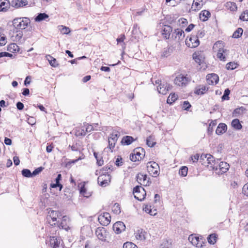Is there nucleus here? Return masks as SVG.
Segmentation results:
<instances>
[{
	"label": "nucleus",
	"mask_w": 248,
	"mask_h": 248,
	"mask_svg": "<svg viewBox=\"0 0 248 248\" xmlns=\"http://www.w3.org/2000/svg\"><path fill=\"white\" fill-rule=\"evenodd\" d=\"M46 217L47 222L52 226H55L56 224L60 229L65 230L68 232L71 229V224L70 219L66 216L62 217L61 222L57 221V219L60 218L61 217V214L60 212L51 210L48 212Z\"/></svg>",
	"instance_id": "nucleus-1"
},
{
	"label": "nucleus",
	"mask_w": 248,
	"mask_h": 248,
	"mask_svg": "<svg viewBox=\"0 0 248 248\" xmlns=\"http://www.w3.org/2000/svg\"><path fill=\"white\" fill-rule=\"evenodd\" d=\"M224 43L221 41H218L216 42L213 47V49L215 52L217 51V57L221 61H225V55L227 54V50L224 48Z\"/></svg>",
	"instance_id": "nucleus-2"
},
{
	"label": "nucleus",
	"mask_w": 248,
	"mask_h": 248,
	"mask_svg": "<svg viewBox=\"0 0 248 248\" xmlns=\"http://www.w3.org/2000/svg\"><path fill=\"white\" fill-rule=\"evenodd\" d=\"M147 170L153 177H156L159 174L160 168L157 163L150 161L147 163Z\"/></svg>",
	"instance_id": "nucleus-3"
},
{
	"label": "nucleus",
	"mask_w": 248,
	"mask_h": 248,
	"mask_svg": "<svg viewBox=\"0 0 248 248\" xmlns=\"http://www.w3.org/2000/svg\"><path fill=\"white\" fill-rule=\"evenodd\" d=\"M191 78L187 75L180 74L177 76L174 79V84L179 87H186L190 81Z\"/></svg>",
	"instance_id": "nucleus-4"
},
{
	"label": "nucleus",
	"mask_w": 248,
	"mask_h": 248,
	"mask_svg": "<svg viewBox=\"0 0 248 248\" xmlns=\"http://www.w3.org/2000/svg\"><path fill=\"white\" fill-rule=\"evenodd\" d=\"M14 26L18 30H23L27 28L30 23V19L27 17L17 18L13 21Z\"/></svg>",
	"instance_id": "nucleus-5"
},
{
	"label": "nucleus",
	"mask_w": 248,
	"mask_h": 248,
	"mask_svg": "<svg viewBox=\"0 0 248 248\" xmlns=\"http://www.w3.org/2000/svg\"><path fill=\"white\" fill-rule=\"evenodd\" d=\"M230 166L229 164L225 162H220L217 159V164H213V169L217 171V173L222 174L227 172L229 170Z\"/></svg>",
	"instance_id": "nucleus-6"
},
{
	"label": "nucleus",
	"mask_w": 248,
	"mask_h": 248,
	"mask_svg": "<svg viewBox=\"0 0 248 248\" xmlns=\"http://www.w3.org/2000/svg\"><path fill=\"white\" fill-rule=\"evenodd\" d=\"M133 194L134 197L139 201H141L144 199L146 191L141 186H137L134 188Z\"/></svg>",
	"instance_id": "nucleus-7"
},
{
	"label": "nucleus",
	"mask_w": 248,
	"mask_h": 248,
	"mask_svg": "<svg viewBox=\"0 0 248 248\" xmlns=\"http://www.w3.org/2000/svg\"><path fill=\"white\" fill-rule=\"evenodd\" d=\"M188 240L191 244L197 248H202L204 244V240L202 237L191 234L188 237Z\"/></svg>",
	"instance_id": "nucleus-8"
},
{
	"label": "nucleus",
	"mask_w": 248,
	"mask_h": 248,
	"mask_svg": "<svg viewBox=\"0 0 248 248\" xmlns=\"http://www.w3.org/2000/svg\"><path fill=\"white\" fill-rule=\"evenodd\" d=\"M119 136L120 133L118 131H113L108 138V148L111 152H112V150L114 148Z\"/></svg>",
	"instance_id": "nucleus-9"
},
{
	"label": "nucleus",
	"mask_w": 248,
	"mask_h": 248,
	"mask_svg": "<svg viewBox=\"0 0 248 248\" xmlns=\"http://www.w3.org/2000/svg\"><path fill=\"white\" fill-rule=\"evenodd\" d=\"M136 179L138 183L144 186H149L151 183L150 178H147V175L141 173H139L137 175Z\"/></svg>",
	"instance_id": "nucleus-10"
},
{
	"label": "nucleus",
	"mask_w": 248,
	"mask_h": 248,
	"mask_svg": "<svg viewBox=\"0 0 248 248\" xmlns=\"http://www.w3.org/2000/svg\"><path fill=\"white\" fill-rule=\"evenodd\" d=\"M186 45L190 48H195L200 45V41L197 37L195 35H191L189 38H186Z\"/></svg>",
	"instance_id": "nucleus-11"
},
{
	"label": "nucleus",
	"mask_w": 248,
	"mask_h": 248,
	"mask_svg": "<svg viewBox=\"0 0 248 248\" xmlns=\"http://www.w3.org/2000/svg\"><path fill=\"white\" fill-rule=\"evenodd\" d=\"M98 219L101 225L107 226L110 222L111 217L109 213H104L98 216Z\"/></svg>",
	"instance_id": "nucleus-12"
},
{
	"label": "nucleus",
	"mask_w": 248,
	"mask_h": 248,
	"mask_svg": "<svg viewBox=\"0 0 248 248\" xmlns=\"http://www.w3.org/2000/svg\"><path fill=\"white\" fill-rule=\"evenodd\" d=\"M113 229L115 233L119 234L125 230V226L123 222L118 221L113 224Z\"/></svg>",
	"instance_id": "nucleus-13"
},
{
	"label": "nucleus",
	"mask_w": 248,
	"mask_h": 248,
	"mask_svg": "<svg viewBox=\"0 0 248 248\" xmlns=\"http://www.w3.org/2000/svg\"><path fill=\"white\" fill-rule=\"evenodd\" d=\"M207 82L209 85L217 84L219 80L218 76L216 74H210L207 76Z\"/></svg>",
	"instance_id": "nucleus-14"
},
{
	"label": "nucleus",
	"mask_w": 248,
	"mask_h": 248,
	"mask_svg": "<svg viewBox=\"0 0 248 248\" xmlns=\"http://www.w3.org/2000/svg\"><path fill=\"white\" fill-rule=\"evenodd\" d=\"M170 89V86L167 83H161L157 87V90L159 93L162 94H166L169 90Z\"/></svg>",
	"instance_id": "nucleus-15"
},
{
	"label": "nucleus",
	"mask_w": 248,
	"mask_h": 248,
	"mask_svg": "<svg viewBox=\"0 0 248 248\" xmlns=\"http://www.w3.org/2000/svg\"><path fill=\"white\" fill-rule=\"evenodd\" d=\"M28 4L26 0H12L10 2V5L16 8L23 7Z\"/></svg>",
	"instance_id": "nucleus-16"
},
{
	"label": "nucleus",
	"mask_w": 248,
	"mask_h": 248,
	"mask_svg": "<svg viewBox=\"0 0 248 248\" xmlns=\"http://www.w3.org/2000/svg\"><path fill=\"white\" fill-rule=\"evenodd\" d=\"M95 234L97 238L102 241H105L106 240V232L104 228H97L95 231Z\"/></svg>",
	"instance_id": "nucleus-17"
},
{
	"label": "nucleus",
	"mask_w": 248,
	"mask_h": 248,
	"mask_svg": "<svg viewBox=\"0 0 248 248\" xmlns=\"http://www.w3.org/2000/svg\"><path fill=\"white\" fill-rule=\"evenodd\" d=\"M146 232L143 229H138L135 232L136 238L140 241H144L146 239Z\"/></svg>",
	"instance_id": "nucleus-18"
},
{
	"label": "nucleus",
	"mask_w": 248,
	"mask_h": 248,
	"mask_svg": "<svg viewBox=\"0 0 248 248\" xmlns=\"http://www.w3.org/2000/svg\"><path fill=\"white\" fill-rule=\"evenodd\" d=\"M172 31V28L169 25H164L162 29V34L163 37L166 39L169 38L170 33Z\"/></svg>",
	"instance_id": "nucleus-19"
},
{
	"label": "nucleus",
	"mask_w": 248,
	"mask_h": 248,
	"mask_svg": "<svg viewBox=\"0 0 248 248\" xmlns=\"http://www.w3.org/2000/svg\"><path fill=\"white\" fill-rule=\"evenodd\" d=\"M227 129V125L224 123H220L217 127L216 133L217 135H221L224 133Z\"/></svg>",
	"instance_id": "nucleus-20"
},
{
	"label": "nucleus",
	"mask_w": 248,
	"mask_h": 248,
	"mask_svg": "<svg viewBox=\"0 0 248 248\" xmlns=\"http://www.w3.org/2000/svg\"><path fill=\"white\" fill-rule=\"evenodd\" d=\"M210 16V12L206 10L202 11L200 14V18L203 21H207Z\"/></svg>",
	"instance_id": "nucleus-21"
},
{
	"label": "nucleus",
	"mask_w": 248,
	"mask_h": 248,
	"mask_svg": "<svg viewBox=\"0 0 248 248\" xmlns=\"http://www.w3.org/2000/svg\"><path fill=\"white\" fill-rule=\"evenodd\" d=\"M193 57L195 61L199 64H201L203 61V57L199 52H195L193 55Z\"/></svg>",
	"instance_id": "nucleus-22"
},
{
	"label": "nucleus",
	"mask_w": 248,
	"mask_h": 248,
	"mask_svg": "<svg viewBox=\"0 0 248 248\" xmlns=\"http://www.w3.org/2000/svg\"><path fill=\"white\" fill-rule=\"evenodd\" d=\"M103 178L102 176H99L97 179L98 183L100 186L103 187H105L108 186L110 182V178L107 177V179L103 180Z\"/></svg>",
	"instance_id": "nucleus-23"
},
{
	"label": "nucleus",
	"mask_w": 248,
	"mask_h": 248,
	"mask_svg": "<svg viewBox=\"0 0 248 248\" xmlns=\"http://www.w3.org/2000/svg\"><path fill=\"white\" fill-rule=\"evenodd\" d=\"M174 34H175V38H178L179 40L182 39L185 37L184 31L180 29L175 30L172 33V35Z\"/></svg>",
	"instance_id": "nucleus-24"
},
{
	"label": "nucleus",
	"mask_w": 248,
	"mask_h": 248,
	"mask_svg": "<svg viewBox=\"0 0 248 248\" xmlns=\"http://www.w3.org/2000/svg\"><path fill=\"white\" fill-rule=\"evenodd\" d=\"M10 2L7 0H0V11H6Z\"/></svg>",
	"instance_id": "nucleus-25"
},
{
	"label": "nucleus",
	"mask_w": 248,
	"mask_h": 248,
	"mask_svg": "<svg viewBox=\"0 0 248 248\" xmlns=\"http://www.w3.org/2000/svg\"><path fill=\"white\" fill-rule=\"evenodd\" d=\"M62 178V175L61 174H59L57 175V178L55 179V184H51L50 185V186L52 188H56L57 186H59L60 187V190H61V189L62 188V185L60 184V181L61 180Z\"/></svg>",
	"instance_id": "nucleus-26"
},
{
	"label": "nucleus",
	"mask_w": 248,
	"mask_h": 248,
	"mask_svg": "<svg viewBox=\"0 0 248 248\" xmlns=\"http://www.w3.org/2000/svg\"><path fill=\"white\" fill-rule=\"evenodd\" d=\"M7 50L12 53H16L19 51V47L16 44L12 43L8 45Z\"/></svg>",
	"instance_id": "nucleus-27"
},
{
	"label": "nucleus",
	"mask_w": 248,
	"mask_h": 248,
	"mask_svg": "<svg viewBox=\"0 0 248 248\" xmlns=\"http://www.w3.org/2000/svg\"><path fill=\"white\" fill-rule=\"evenodd\" d=\"M231 125L234 129L236 130H240L242 127L240 121L238 119H233L231 123Z\"/></svg>",
	"instance_id": "nucleus-28"
},
{
	"label": "nucleus",
	"mask_w": 248,
	"mask_h": 248,
	"mask_svg": "<svg viewBox=\"0 0 248 248\" xmlns=\"http://www.w3.org/2000/svg\"><path fill=\"white\" fill-rule=\"evenodd\" d=\"M225 7L227 9L230 10L231 11H236L237 9V7L235 3L231 1H228L225 4Z\"/></svg>",
	"instance_id": "nucleus-29"
},
{
	"label": "nucleus",
	"mask_w": 248,
	"mask_h": 248,
	"mask_svg": "<svg viewBox=\"0 0 248 248\" xmlns=\"http://www.w3.org/2000/svg\"><path fill=\"white\" fill-rule=\"evenodd\" d=\"M134 140V138L132 137L126 136L123 137L122 140V144H125L127 145H130Z\"/></svg>",
	"instance_id": "nucleus-30"
},
{
	"label": "nucleus",
	"mask_w": 248,
	"mask_h": 248,
	"mask_svg": "<svg viewBox=\"0 0 248 248\" xmlns=\"http://www.w3.org/2000/svg\"><path fill=\"white\" fill-rule=\"evenodd\" d=\"M50 244L53 248H56L59 246L60 241H58L57 238L55 236L50 237Z\"/></svg>",
	"instance_id": "nucleus-31"
},
{
	"label": "nucleus",
	"mask_w": 248,
	"mask_h": 248,
	"mask_svg": "<svg viewBox=\"0 0 248 248\" xmlns=\"http://www.w3.org/2000/svg\"><path fill=\"white\" fill-rule=\"evenodd\" d=\"M208 88L205 86H202L199 88L197 89L195 91V93L198 95L203 94L206 91H207Z\"/></svg>",
	"instance_id": "nucleus-32"
},
{
	"label": "nucleus",
	"mask_w": 248,
	"mask_h": 248,
	"mask_svg": "<svg viewBox=\"0 0 248 248\" xmlns=\"http://www.w3.org/2000/svg\"><path fill=\"white\" fill-rule=\"evenodd\" d=\"M204 3V2L202 0H194L192 6H195L196 9L199 10L202 7Z\"/></svg>",
	"instance_id": "nucleus-33"
},
{
	"label": "nucleus",
	"mask_w": 248,
	"mask_h": 248,
	"mask_svg": "<svg viewBox=\"0 0 248 248\" xmlns=\"http://www.w3.org/2000/svg\"><path fill=\"white\" fill-rule=\"evenodd\" d=\"M206 161L208 164H210L211 167L213 168V164H217V160H216L214 157L211 155L208 154V156L206 157Z\"/></svg>",
	"instance_id": "nucleus-34"
},
{
	"label": "nucleus",
	"mask_w": 248,
	"mask_h": 248,
	"mask_svg": "<svg viewBox=\"0 0 248 248\" xmlns=\"http://www.w3.org/2000/svg\"><path fill=\"white\" fill-rule=\"evenodd\" d=\"M244 109L243 107L235 109L232 113V116L235 117H238L242 115Z\"/></svg>",
	"instance_id": "nucleus-35"
},
{
	"label": "nucleus",
	"mask_w": 248,
	"mask_h": 248,
	"mask_svg": "<svg viewBox=\"0 0 248 248\" xmlns=\"http://www.w3.org/2000/svg\"><path fill=\"white\" fill-rule=\"evenodd\" d=\"M177 98L178 96L175 93L170 94L167 100V103L170 104H172L177 99Z\"/></svg>",
	"instance_id": "nucleus-36"
},
{
	"label": "nucleus",
	"mask_w": 248,
	"mask_h": 248,
	"mask_svg": "<svg viewBox=\"0 0 248 248\" xmlns=\"http://www.w3.org/2000/svg\"><path fill=\"white\" fill-rule=\"evenodd\" d=\"M58 28L61 32L63 34H67L70 32L69 28L62 25L59 26Z\"/></svg>",
	"instance_id": "nucleus-37"
},
{
	"label": "nucleus",
	"mask_w": 248,
	"mask_h": 248,
	"mask_svg": "<svg viewBox=\"0 0 248 248\" xmlns=\"http://www.w3.org/2000/svg\"><path fill=\"white\" fill-rule=\"evenodd\" d=\"M243 32V30L241 28H239L237 29L236 31H235L233 34L232 37L234 38H238L241 36Z\"/></svg>",
	"instance_id": "nucleus-38"
},
{
	"label": "nucleus",
	"mask_w": 248,
	"mask_h": 248,
	"mask_svg": "<svg viewBox=\"0 0 248 248\" xmlns=\"http://www.w3.org/2000/svg\"><path fill=\"white\" fill-rule=\"evenodd\" d=\"M48 57L50 58H48L49 63L52 67H56L59 65V64L57 62L56 59L53 58L50 55H48Z\"/></svg>",
	"instance_id": "nucleus-39"
},
{
	"label": "nucleus",
	"mask_w": 248,
	"mask_h": 248,
	"mask_svg": "<svg viewBox=\"0 0 248 248\" xmlns=\"http://www.w3.org/2000/svg\"><path fill=\"white\" fill-rule=\"evenodd\" d=\"M48 17L47 15L45 13H40L35 17V20L36 21H41Z\"/></svg>",
	"instance_id": "nucleus-40"
},
{
	"label": "nucleus",
	"mask_w": 248,
	"mask_h": 248,
	"mask_svg": "<svg viewBox=\"0 0 248 248\" xmlns=\"http://www.w3.org/2000/svg\"><path fill=\"white\" fill-rule=\"evenodd\" d=\"M112 212L116 215H119L121 213V209L119 204L115 203L112 207Z\"/></svg>",
	"instance_id": "nucleus-41"
},
{
	"label": "nucleus",
	"mask_w": 248,
	"mask_h": 248,
	"mask_svg": "<svg viewBox=\"0 0 248 248\" xmlns=\"http://www.w3.org/2000/svg\"><path fill=\"white\" fill-rule=\"evenodd\" d=\"M238 64L234 62H230L226 65V68L228 70H233L236 68L238 66Z\"/></svg>",
	"instance_id": "nucleus-42"
},
{
	"label": "nucleus",
	"mask_w": 248,
	"mask_h": 248,
	"mask_svg": "<svg viewBox=\"0 0 248 248\" xmlns=\"http://www.w3.org/2000/svg\"><path fill=\"white\" fill-rule=\"evenodd\" d=\"M151 206L146 205L144 208L143 210L147 213L150 214L152 216H155L156 214V210H155L153 211H152V209H151Z\"/></svg>",
	"instance_id": "nucleus-43"
},
{
	"label": "nucleus",
	"mask_w": 248,
	"mask_h": 248,
	"mask_svg": "<svg viewBox=\"0 0 248 248\" xmlns=\"http://www.w3.org/2000/svg\"><path fill=\"white\" fill-rule=\"evenodd\" d=\"M216 235L215 234H211L207 238L208 242L210 244H214L216 242Z\"/></svg>",
	"instance_id": "nucleus-44"
},
{
	"label": "nucleus",
	"mask_w": 248,
	"mask_h": 248,
	"mask_svg": "<svg viewBox=\"0 0 248 248\" xmlns=\"http://www.w3.org/2000/svg\"><path fill=\"white\" fill-rule=\"evenodd\" d=\"M188 169L186 166L182 167L180 169L179 173L180 175L182 176H186L187 174Z\"/></svg>",
	"instance_id": "nucleus-45"
},
{
	"label": "nucleus",
	"mask_w": 248,
	"mask_h": 248,
	"mask_svg": "<svg viewBox=\"0 0 248 248\" xmlns=\"http://www.w3.org/2000/svg\"><path fill=\"white\" fill-rule=\"evenodd\" d=\"M171 246V242L169 240H165L161 244L160 248H170Z\"/></svg>",
	"instance_id": "nucleus-46"
},
{
	"label": "nucleus",
	"mask_w": 248,
	"mask_h": 248,
	"mask_svg": "<svg viewBox=\"0 0 248 248\" xmlns=\"http://www.w3.org/2000/svg\"><path fill=\"white\" fill-rule=\"evenodd\" d=\"M239 19L243 21H248V10H247L241 15Z\"/></svg>",
	"instance_id": "nucleus-47"
},
{
	"label": "nucleus",
	"mask_w": 248,
	"mask_h": 248,
	"mask_svg": "<svg viewBox=\"0 0 248 248\" xmlns=\"http://www.w3.org/2000/svg\"><path fill=\"white\" fill-rule=\"evenodd\" d=\"M22 174L26 177H31L32 176V174L31 171L28 169H23L22 170Z\"/></svg>",
	"instance_id": "nucleus-48"
},
{
	"label": "nucleus",
	"mask_w": 248,
	"mask_h": 248,
	"mask_svg": "<svg viewBox=\"0 0 248 248\" xmlns=\"http://www.w3.org/2000/svg\"><path fill=\"white\" fill-rule=\"evenodd\" d=\"M123 248H138L134 243L130 242L124 243L123 245Z\"/></svg>",
	"instance_id": "nucleus-49"
},
{
	"label": "nucleus",
	"mask_w": 248,
	"mask_h": 248,
	"mask_svg": "<svg viewBox=\"0 0 248 248\" xmlns=\"http://www.w3.org/2000/svg\"><path fill=\"white\" fill-rule=\"evenodd\" d=\"M85 128V131L88 132H90L94 130L93 126L92 125L88 124H84Z\"/></svg>",
	"instance_id": "nucleus-50"
},
{
	"label": "nucleus",
	"mask_w": 248,
	"mask_h": 248,
	"mask_svg": "<svg viewBox=\"0 0 248 248\" xmlns=\"http://www.w3.org/2000/svg\"><path fill=\"white\" fill-rule=\"evenodd\" d=\"M230 93V91L229 90V89H226L224 91V94L222 96V99L223 100H228L229 98L228 96H229Z\"/></svg>",
	"instance_id": "nucleus-51"
},
{
	"label": "nucleus",
	"mask_w": 248,
	"mask_h": 248,
	"mask_svg": "<svg viewBox=\"0 0 248 248\" xmlns=\"http://www.w3.org/2000/svg\"><path fill=\"white\" fill-rule=\"evenodd\" d=\"M7 42L5 36L0 33V46H4Z\"/></svg>",
	"instance_id": "nucleus-52"
},
{
	"label": "nucleus",
	"mask_w": 248,
	"mask_h": 248,
	"mask_svg": "<svg viewBox=\"0 0 248 248\" xmlns=\"http://www.w3.org/2000/svg\"><path fill=\"white\" fill-rule=\"evenodd\" d=\"M22 35H23V33L21 31H17L16 34L15 36V39H14L13 40L16 41H19L21 39Z\"/></svg>",
	"instance_id": "nucleus-53"
},
{
	"label": "nucleus",
	"mask_w": 248,
	"mask_h": 248,
	"mask_svg": "<svg viewBox=\"0 0 248 248\" xmlns=\"http://www.w3.org/2000/svg\"><path fill=\"white\" fill-rule=\"evenodd\" d=\"M146 144L149 147H152L155 145V142L152 141L151 140V137H149L147 138V139L146 140Z\"/></svg>",
	"instance_id": "nucleus-54"
},
{
	"label": "nucleus",
	"mask_w": 248,
	"mask_h": 248,
	"mask_svg": "<svg viewBox=\"0 0 248 248\" xmlns=\"http://www.w3.org/2000/svg\"><path fill=\"white\" fill-rule=\"evenodd\" d=\"M44 168H43L42 167H40L35 169L32 173V176H35V175L38 174L44 170Z\"/></svg>",
	"instance_id": "nucleus-55"
},
{
	"label": "nucleus",
	"mask_w": 248,
	"mask_h": 248,
	"mask_svg": "<svg viewBox=\"0 0 248 248\" xmlns=\"http://www.w3.org/2000/svg\"><path fill=\"white\" fill-rule=\"evenodd\" d=\"M180 25L183 27H185L187 24V21L186 19L182 18L179 20Z\"/></svg>",
	"instance_id": "nucleus-56"
},
{
	"label": "nucleus",
	"mask_w": 248,
	"mask_h": 248,
	"mask_svg": "<svg viewBox=\"0 0 248 248\" xmlns=\"http://www.w3.org/2000/svg\"><path fill=\"white\" fill-rule=\"evenodd\" d=\"M242 192L245 195L248 196V183L243 186Z\"/></svg>",
	"instance_id": "nucleus-57"
},
{
	"label": "nucleus",
	"mask_w": 248,
	"mask_h": 248,
	"mask_svg": "<svg viewBox=\"0 0 248 248\" xmlns=\"http://www.w3.org/2000/svg\"><path fill=\"white\" fill-rule=\"evenodd\" d=\"M191 107V105L187 101H185L183 103V108L185 110H188Z\"/></svg>",
	"instance_id": "nucleus-58"
},
{
	"label": "nucleus",
	"mask_w": 248,
	"mask_h": 248,
	"mask_svg": "<svg viewBox=\"0 0 248 248\" xmlns=\"http://www.w3.org/2000/svg\"><path fill=\"white\" fill-rule=\"evenodd\" d=\"M142 158V157H137V156L134 154L130 155V159L132 161H136L137 160H140Z\"/></svg>",
	"instance_id": "nucleus-59"
},
{
	"label": "nucleus",
	"mask_w": 248,
	"mask_h": 248,
	"mask_svg": "<svg viewBox=\"0 0 248 248\" xmlns=\"http://www.w3.org/2000/svg\"><path fill=\"white\" fill-rule=\"evenodd\" d=\"M86 191V190L85 187H84V186H83L80 188V193L84 197H88L89 195L87 194Z\"/></svg>",
	"instance_id": "nucleus-60"
},
{
	"label": "nucleus",
	"mask_w": 248,
	"mask_h": 248,
	"mask_svg": "<svg viewBox=\"0 0 248 248\" xmlns=\"http://www.w3.org/2000/svg\"><path fill=\"white\" fill-rule=\"evenodd\" d=\"M204 34H205V33H204V31L200 30L197 32V34L196 35H195V36L197 37V38L199 39V38L203 37L204 36Z\"/></svg>",
	"instance_id": "nucleus-61"
},
{
	"label": "nucleus",
	"mask_w": 248,
	"mask_h": 248,
	"mask_svg": "<svg viewBox=\"0 0 248 248\" xmlns=\"http://www.w3.org/2000/svg\"><path fill=\"white\" fill-rule=\"evenodd\" d=\"M87 133V132L85 131V125H84L82 126L81 131H79L78 135L85 136Z\"/></svg>",
	"instance_id": "nucleus-62"
},
{
	"label": "nucleus",
	"mask_w": 248,
	"mask_h": 248,
	"mask_svg": "<svg viewBox=\"0 0 248 248\" xmlns=\"http://www.w3.org/2000/svg\"><path fill=\"white\" fill-rule=\"evenodd\" d=\"M115 163L117 166H122L123 164L122 158L121 157L117 158Z\"/></svg>",
	"instance_id": "nucleus-63"
},
{
	"label": "nucleus",
	"mask_w": 248,
	"mask_h": 248,
	"mask_svg": "<svg viewBox=\"0 0 248 248\" xmlns=\"http://www.w3.org/2000/svg\"><path fill=\"white\" fill-rule=\"evenodd\" d=\"M16 105L17 109L19 110H22L24 108V104L20 102H18Z\"/></svg>",
	"instance_id": "nucleus-64"
}]
</instances>
